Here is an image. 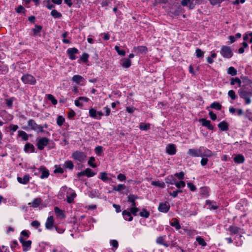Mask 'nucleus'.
Here are the masks:
<instances>
[{
    "instance_id": "1",
    "label": "nucleus",
    "mask_w": 252,
    "mask_h": 252,
    "mask_svg": "<svg viewBox=\"0 0 252 252\" xmlns=\"http://www.w3.org/2000/svg\"><path fill=\"white\" fill-rule=\"evenodd\" d=\"M238 94L240 97L244 99L245 104H249L251 103L252 89H247L245 88H241L238 90Z\"/></svg>"
},
{
    "instance_id": "2",
    "label": "nucleus",
    "mask_w": 252,
    "mask_h": 252,
    "mask_svg": "<svg viewBox=\"0 0 252 252\" xmlns=\"http://www.w3.org/2000/svg\"><path fill=\"white\" fill-rule=\"evenodd\" d=\"M28 125L32 130L41 132L44 131L43 129V127L40 125H37L34 120L30 119L28 122Z\"/></svg>"
},
{
    "instance_id": "3",
    "label": "nucleus",
    "mask_w": 252,
    "mask_h": 252,
    "mask_svg": "<svg viewBox=\"0 0 252 252\" xmlns=\"http://www.w3.org/2000/svg\"><path fill=\"white\" fill-rule=\"evenodd\" d=\"M72 157L75 160H78L80 162H84L86 158V154L83 152L78 151L73 153Z\"/></svg>"
},
{
    "instance_id": "4",
    "label": "nucleus",
    "mask_w": 252,
    "mask_h": 252,
    "mask_svg": "<svg viewBox=\"0 0 252 252\" xmlns=\"http://www.w3.org/2000/svg\"><path fill=\"white\" fill-rule=\"evenodd\" d=\"M220 54L225 58H230L233 56V53L230 47L227 46H222L220 50Z\"/></svg>"
},
{
    "instance_id": "5",
    "label": "nucleus",
    "mask_w": 252,
    "mask_h": 252,
    "mask_svg": "<svg viewBox=\"0 0 252 252\" xmlns=\"http://www.w3.org/2000/svg\"><path fill=\"white\" fill-rule=\"evenodd\" d=\"M21 79L25 84L34 85L36 83V79L33 76L30 74H27L24 75L22 76Z\"/></svg>"
},
{
    "instance_id": "6",
    "label": "nucleus",
    "mask_w": 252,
    "mask_h": 252,
    "mask_svg": "<svg viewBox=\"0 0 252 252\" xmlns=\"http://www.w3.org/2000/svg\"><path fill=\"white\" fill-rule=\"evenodd\" d=\"M49 141V139L46 137H42L39 139L37 143L38 149L40 150H42L44 148V147L48 145Z\"/></svg>"
},
{
    "instance_id": "7",
    "label": "nucleus",
    "mask_w": 252,
    "mask_h": 252,
    "mask_svg": "<svg viewBox=\"0 0 252 252\" xmlns=\"http://www.w3.org/2000/svg\"><path fill=\"white\" fill-rule=\"evenodd\" d=\"M197 0H182L181 4L183 6H187L190 9H193L196 4Z\"/></svg>"
},
{
    "instance_id": "8",
    "label": "nucleus",
    "mask_w": 252,
    "mask_h": 252,
    "mask_svg": "<svg viewBox=\"0 0 252 252\" xmlns=\"http://www.w3.org/2000/svg\"><path fill=\"white\" fill-rule=\"evenodd\" d=\"M242 83L244 84L241 86V88H245L247 89H249L248 87H250V89H252V81L249 79L248 77L244 76L241 77Z\"/></svg>"
},
{
    "instance_id": "9",
    "label": "nucleus",
    "mask_w": 252,
    "mask_h": 252,
    "mask_svg": "<svg viewBox=\"0 0 252 252\" xmlns=\"http://www.w3.org/2000/svg\"><path fill=\"white\" fill-rule=\"evenodd\" d=\"M20 242L22 243L24 251H27L29 250L32 245V241L31 240L25 241L22 237H20L19 238Z\"/></svg>"
},
{
    "instance_id": "10",
    "label": "nucleus",
    "mask_w": 252,
    "mask_h": 252,
    "mask_svg": "<svg viewBox=\"0 0 252 252\" xmlns=\"http://www.w3.org/2000/svg\"><path fill=\"white\" fill-rule=\"evenodd\" d=\"M170 209V205L168 202L160 203L158 209L159 212L163 213L167 212Z\"/></svg>"
},
{
    "instance_id": "11",
    "label": "nucleus",
    "mask_w": 252,
    "mask_h": 252,
    "mask_svg": "<svg viewBox=\"0 0 252 252\" xmlns=\"http://www.w3.org/2000/svg\"><path fill=\"white\" fill-rule=\"evenodd\" d=\"M200 149H201V152H200L201 157H211L213 156V153L211 150L204 148L203 147H200Z\"/></svg>"
},
{
    "instance_id": "12",
    "label": "nucleus",
    "mask_w": 252,
    "mask_h": 252,
    "mask_svg": "<svg viewBox=\"0 0 252 252\" xmlns=\"http://www.w3.org/2000/svg\"><path fill=\"white\" fill-rule=\"evenodd\" d=\"M166 236H161L157 238L156 240V242L157 244L161 245H163L165 247H168L169 246V244L165 240Z\"/></svg>"
},
{
    "instance_id": "13",
    "label": "nucleus",
    "mask_w": 252,
    "mask_h": 252,
    "mask_svg": "<svg viewBox=\"0 0 252 252\" xmlns=\"http://www.w3.org/2000/svg\"><path fill=\"white\" fill-rule=\"evenodd\" d=\"M54 220L53 216L49 217L45 223V227L47 229H52L54 227Z\"/></svg>"
},
{
    "instance_id": "14",
    "label": "nucleus",
    "mask_w": 252,
    "mask_h": 252,
    "mask_svg": "<svg viewBox=\"0 0 252 252\" xmlns=\"http://www.w3.org/2000/svg\"><path fill=\"white\" fill-rule=\"evenodd\" d=\"M200 152L201 149L200 147L199 149H190L188 151V154L193 157H200Z\"/></svg>"
},
{
    "instance_id": "15",
    "label": "nucleus",
    "mask_w": 252,
    "mask_h": 252,
    "mask_svg": "<svg viewBox=\"0 0 252 252\" xmlns=\"http://www.w3.org/2000/svg\"><path fill=\"white\" fill-rule=\"evenodd\" d=\"M166 152L169 155H173L176 154V149L175 145L173 144H168L166 149Z\"/></svg>"
},
{
    "instance_id": "16",
    "label": "nucleus",
    "mask_w": 252,
    "mask_h": 252,
    "mask_svg": "<svg viewBox=\"0 0 252 252\" xmlns=\"http://www.w3.org/2000/svg\"><path fill=\"white\" fill-rule=\"evenodd\" d=\"M78 50L75 48H69L67 50V53L68 55L70 60H73L76 59L75 54L78 52Z\"/></svg>"
},
{
    "instance_id": "17",
    "label": "nucleus",
    "mask_w": 252,
    "mask_h": 252,
    "mask_svg": "<svg viewBox=\"0 0 252 252\" xmlns=\"http://www.w3.org/2000/svg\"><path fill=\"white\" fill-rule=\"evenodd\" d=\"M199 122L201 123L202 125L207 127L210 130H213V126L211 124V121L202 118L199 120Z\"/></svg>"
},
{
    "instance_id": "18",
    "label": "nucleus",
    "mask_w": 252,
    "mask_h": 252,
    "mask_svg": "<svg viewBox=\"0 0 252 252\" xmlns=\"http://www.w3.org/2000/svg\"><path fill=\"white\" fill-rule=\"evenodd\" d=\"M120 64L124 68H128L131 64V61L129 59L124 58L120 60Z\"/></svg>"
},
{
    "instance_id": "19",
    "label": "nucleus",
    "mask_w": 252,
    "mask_h": 252,
    "mask_svg": "<svg viewBox=\"0 0 252 252\" xmlns=\"http://www.w3.org/2000/svg\"><path fill=\"white\" fill-rule=\"evenodd\" d=\"M54 211L57 217L62 219L65 218V215L64 214L63 211L61 210L59 207H55L54 208Z\"/></svg>"
},
{
    "instance_id": "20",
    "label": "nucleus",
    "mask_w": 252,
    "mask_h": 252,
    "mask_svg": "<svg viewBox=\"0 0 252 252\" xmlns=\"http://www.w3.org/2000/svg\"><path fill=\"white\" fill-rule=\"evenodd\" d=\"M30 178L31 177L29 175H25L24 176L23 178L18 177L17 181L21 184H26L29 182Z\"/></svg>"
},
{
    "instance_id": "21",
    "label": "nucleus",
    "mask_w": 252,
    "mask_h": 252,
    "mask_svg": "<svg viewBox=\"0 0 252 252\" xmlns=\"http://www.w3.org/2000/svg\"><path fill=\"white\" fill-rule=\"evenodd\" d=\"M233 160L236 163H242L245 161V158L242 155L238 154L234 158Z\"/></svg>"
},
{
    "instance_id": "22",
    "label": "nucleus",
    "mask_w": 252,
    "mask_h": 252,
    "mask_svg": "<svg viewBox=\"0 0 252 252\" xmlns=\"http://www.w3.org/2000/svg\"><path fill=\"white\" fill-rule=\"evenodd\" d=\"M218 126L221 131H226L228 129V124L225 121L220 123Z\"/></svg>"
},
{
    "instance_id": "23",
    "label": "nucleus",
    "mask_w": 252,
    "mask_h": 252,
    "mask_svg": "<svg viewBox=\"0 0 252 252\" xmlns=\"http://www.w3.org/2000/svg\"><path fill=\"white\" fill-rule=\"evenodd\" d=\"M122 215L124 216L125 220H126L131 221L133 219V218L131 216V214L129 211L124 210L123 211Z\"/></svg>"
},
{
    "instance_id": "24",
    "label": "nucleus",
    "mask_w": 252,
    "mask_h": 252,
    "mask_svg": "<svg viewBox=\"0 0 252 252\" xmlns=\"http://www.w3.org/2000/svg\"><path fill=\"white\" fill-rule=\"evenodd\" d=\"M134 50L139 53L146 54L147 52V48L144 46H141L135 47Z\"/></svg>"
},
{
    "instance_id": "25",
    "label": "nucleus",
    "mask_w": 252,
    "mask_h": 252,
    "mask_svg": "<svg viewBox=\"0 0 252 252\" xmlns=\"http://www.w3.org/2000/svg\"><path fill=\"white\" fill-rule=\"evenodd\" d=\"M42 202V200L40 198H35L32 202L29 203V205H31V206L33 208H36L39 206Z\"/></svg>"
},
{
    "instance_id": "26",
    "label": "nucleus",
    "mask_w": 252,
    "mask_h": 252,
    "mask_svg": "<svg viewBox=\"0 0 252 252\" xmlns=\"http://www.w3.org/2000/svg\"><path fill=\"white\" fill-rule=\"evenodd\" d=\"M128 201L131 203V206L132 207H135L136 206V203L135 202V200L137 198V197L133 194H130L128 196Z\"/></svg>"
},
{
    "instance_id": "27",
    "label": "nucleus",
    "mask_w": 252,
    "mask_h": 252,
    "mask_svg": "<svg viewBox=\"0 0 252 252\" xmlns=\"http://www.w3.org/2000/svg\"><path fill=\"white\" fill-rule=\"evenodd\" d=\"M166 183L171 185H175L176 179L172 175L167 177L165 179Z\"/></svg>"
},
{
    "instance_id": "28",
    "label": "nucleus",
    "mask_w": 252,
    "mask_h": 252,
    "mask_svg": "<svg viewBox=\"0 0 252 252\" xmlns=\"http://www.w3.org/2000/svg\"><path fill=\"white\" fill-rule=\"evenodd\" d=\"M228 230L230 232L231 234H236L239 232L240 228L235 226H230Z\"/></svg>"
},
{
    "instance_id": "29",
    "label": "nucleus",
    "mask_w": 252,
    "mask_h": 252,
    "mask_svg": "<svg viewBox=\"0 0 252 252\" xmlns=\"http://www.w3.org/2000/svg\"><path fill=\"white\" fill-rule=\"evenodd\" d=\"M235 83H237L239 87H241L242 86V80L239 79L238 77L236 78H232L231 79L230 84L231 85H234Z\"/></svg>"
},
{
    "instance_id": "30",
    "label": "nucleus",
    "mask_w": 252,
    "mask_h": 252,
    "mask_svg": "<svg viewBox=\"0 0 252 252\" xmlns=\"http://www.w3.org/2000/svg\"><path fill=\"white\" fill-rule=\"evenodd\" d=\"M40 169L42 170V174L40 176V178L41 179L47 178L49 175V171L44 167H41L40 168Z\"/></svg>"
},
{
    "instance_id": "31",
    "label": "nucleus",
    "mask_w": 252,
    "mask_h": 252,
    "mask_svg": "<svg viewBox=\"0 0 252 252\" xmlns=\"http://www.w3.org/2000/svg\"><path fill=\"white\" fill-rule=\"evenodd\" d=\"M171 225L174 226L176 229L178 230L181 228V226L179 224V221L176 218H173L172 219V221L171 222Z\"/></svg>"
},
{
    "instance_id": "32",
    "label": "nucleus",
    "mask_w": 252,
    "mask_h": 252,
    "mask_svg": "<svg viewBox=\"0 0 252 252\" xmlns=\"http://www.w3.org/2000/svg\"><path fill=\"white\" fill-rule=\"evenodd\" d=\"M210 107L212 109H215L218 110H220L221 109V104L220 103L217 102H214L212 103L210 105Z\"/></svg>"
},
{
    "instance_id": "33",
    "label": "nucleus",
    "mask_w": 252,
    "mask_h": 252,
    "mask_svg": "<svg viewBox=\"0 0 252 252\" xmlns=\"http://www.w3.org/2000/svg\"><path fill=\"white\" fill-rule=\"evenodd\" d=\"M83 80V78L81 76L79 75H75L73 76L72 79V80L73 82L77 84H79Z\"/></svg>"
},
{
    "instance_id": "34",
    "label": "nucleus",
    "mask_w": 252,
    "mask_h": 252,
    "mask_svg": "<svg viewBox=\"0 0 252 252\" xmlns=\"http://www.w3.org/2000/svg\"><path fill=\"white\" fill-rule=\"evenodd\" d=\"M51 15L55 18H60L62 16V14L56 10H52Z\"/></svg>"
},
{
    "instance_id": "35",
    "label": "nucleus",
    "mask_w": 252,
    "mask_h": 252,
    "mask_svg": "<svg viewBox=\"0 0 252 252\" xmlns=\"http://www.w3.org/2000/svg\"><path fill=\"white\" fill-rule=\"evenodd\" d=\"M63 166L66 168L72 169L74 167V164L72 161L67 160L64 162Z\"/></svg>"
},
{
    "instance_id": "36",
    "label": "nucleus",
    "mask_w": 252,
    "mask_h": 252,
    "mask_svg": "<svg viewBox=\"0 0 252 252\" xmlns=\"http://www.w3.org/2000/svg\"><path fill=\"white\" fill-rule=\"evenodd\" d=\"M227 73L232 76H235L237 75V71L234 67L231 66L228 68Z\"/></svg>"
},
{
    "instance_id": "37",
    "label": "nucleus",
    "mask_w": 252,
    "mask_h": 252,
    "mask_svg": "<svg viewBox=\"0 0 252 252\" xmlns=\"http://www.w3.org/2000/svg\"><path fill=\"white\" fill-rule=\"evenodd\" d=\"M151 184L153 186L158 187L161 188L165 187V184L164 182H160L159 181H152Z\"/></svg>"
},
{
    "instance_id": "38",
    "label": "nucleus",
    "mask_w": 252,
    "mask_h": 252,
    "mask_svg": "<svg viewBox=\"0 0 252 252\" xmlns=\"http://www.w3.org/2000/svg\"><path fill=\"white\" fill-rule=\"evenodd\" d=\"M25 150L26 152H29L31 151V152H34V147L33 145L31 144H26L25 146Z\"/></svg>"
},
{
    "instance_id": "39",
    "label": "nucleus",
    "mask_w": 252,
    "mask_h": 252,
    "mask_svg": "<svg viewBox=\"0 0 252 252\" xmlns=\"http://www.w3.org/2000/svg\"><path fill=\"white\" fill-rule=\"evenodd\" d=\"M139 215L141 217L148 218L150 216V213L146 209H143L141 212H140Z\"/></svg>"
},
{
    "instance_id": "40",
    "label": "nucleus",
    "mask_w": 252,
    "mask_h": 252,
    "mask_svg": "<svg viewBox=\"0 0 252 252\" xmlns=\"http://www.w3.org/2000/svg\"><path fill=\"white\" fill-rule=\"evenodd\" d=\"M89 115L92 118H96L97 111L94 108H92L89 110Z\"/></svg>"
},
{
    "instance_id": "41",
    "label": "nucleus",
    "mask_w": 252,
    "mask_h": 252,
    "mask_svg": "<svg viewBox=\"0 0 252 252\" xmlns=\"http://www.w3.org/2000/svg\"><path fill=\"white\" fill-rule=\"evenodd\" d=\"M126 189V186L124 185L119 184L117 186L113 187V190L117 191H121L122 190Z\"/></svg>"
},
{
    "instance_id": "42",
    "label": "nucleus",
    "mask_w": 252,
    "mask_h": 252,
    "mask_svg": "<svg viewBox=\"0 0 252 252\" xmlns=\"http://www.w3.org/2000/svg\"><path fill=\"white\" fill-rule=\"evenodd\" d=\"M18 133L19 136L21 137L23 140H27L28 139V135L26 132L24 131H19Z\"/></svg>"
},
{
    "instance_id": "43",
    "label": "nucleus",
    "mask_w": 252,
    "mask_h": 252,
    "mask_svg": "<svg viewBox=\"0 0 252 252\" xmlns=\"http://www.w3.org/2000/svg\"><path fill=\"white\" fill-rule=\"evenodd\" d=\"M196 240L200 245H201L203 247L206 246L207 244L202 238L200 237H198L196 238Z\"/></svg>"
},
{
    "instance_id": "44",
    "label": "nucleus",
    "mask_w": 252,
    "mask_h": 252,
    "mask_svg": "<svg viewBox=\"0 0 252 252\" xmlns=\"http://www.w3.org/2000/svg\"><path fill=\"white\" fill-rule=\"evenodd\" d=\"M85 173L86 174V175L88 177H91L94 176L95 175V173L92 171V169H91L90 168H87L85 170Z\"/></svg>"
},
{
    "instance_id": "45",
    "label": "nucleus",
    "mask_w": 252,
    "mask_h": 252,
    "mask_svg": "<svg viewBox=\"0 0 252 252\" xmlns=\"http://www.w3.org/2000/svg\"><path fill=\"white\" fill-rule=\"evenodd\" d=\"M64 121V119L62 116H59L57 120V123L59 126H61L63 125Z\"/></svg>"
},
{
    "instance_id": "46",
    "label": "nucleus",
    "mask_w": 252,
    "mask_h": 252,
    "mask_svg": "<svg viewBox=\"0 0 252 252\" xmlns=\"http://www.w3.org/2000/svg\"><path fill=\"white\" fill-rule=\"evenodd\" d=\"M100 178L104 182L110 180V179L108 177L107 174L106 172L100 173Z\"/></svg>"
},
{
    "instance_id": "47",
    "label": "nucleus",
    "mask_w": 252,
    "mask_h": 252,
    "mask_svg": "<svg viewBox=\"0 0 252 252\" xmlns=\"http://www.w3.org/2000/svg\"><path fill=\"white\" fill-rule=\"evenodd\" d=\"M228 95L232 100H235L237 97L235 92L233 90L229 91L228 92Z\"/></svg>"
},
{
    "instance_id": "48",
    "label": "nucleus",
    "mask_w": 252,
    "mask_h": 252,
    "mask_svg": "<svg viewBox=\"0 0 252 252\" xmlns=\"http://www.w3.org/2000/svg\"><path fill=\"white\" fill-rule=\"evenodd\" d=\"M139 128L141 130H147L150 128V125L141 123L139 126Z\"/></svg>"
},
{
    "instance_id": "49",
    "label": "nucleus",
    "mask_w": 252,
    "mask_h": 252,
    "mask_svg": "<svg viewBox=\"0 0 252 252\" xmlns=\"http://www.w3.org/2000/svg\"><path fill=\"white\" fill-rule=\"evenodd\" d=\"M76 196V194L75 193H73L71 194L69 196H67V201L69 203H71L73 201L74 198Z\"/></svg>"
},
{
    "instance_id": "50",
    "label": "nucleus",
    "mask_w": 252,
    "mask_h": 252,
    "mask_svg": "<svg viewBox=\"0 0 252 252\" xmlns=\"http://www.w3.org/2000/svg\"><path fill=\"white\" fill-rule=\"evenodd\" d=\"M47 98L49 100L51 101L53 104L55 105L57 104V100L54 98L53 95L51 94H48Z\"/></svg>"
},
{
    "instance_id": "51",
    "label": "nucleus",
    "mask_w": 252,
    "mask_h": 252,
    "mask_svg": "<svg viewBox=\"0 0 252 252\" xmlns=\"http://www.w3.org/2000/svg\"><path fill=\"white\" fill-rule=\"evenodd\" d=\"M95 161V158L93 157H91L89 161L88 164L92 167L94 168L96 166V165L95 163H94V162Z\"/></svg>"
},
{
    "instance_id": "52",
    "label": "nucleus",
    "mask_w": 252,
    "mask_h": 252,
    "mask_svg": "<svg viewBox=\"0 0 252 252\" xmlns=\"http://www.w3.org/2000/svg\"><path fill=\"white\" fill-rule=\"evenodd\" d=\"M42 30L41 26L36 25L34 29H32L34 35H36L37 33L40 32Z\"/></svg>"
},
{
    "instance_id": "53",
    "label": "nucleus",
    "mask_w": 252,
    "mask_h": 252,
    "mask_svg": "<svg viewBox=\"0 0 252 252\" xmlns=\"http://www.w3.org/2000/svg\"><path fill=\"white\" fill-rule=\"evenodd\" d=\"M175 185L177 188L180 189L184 187L186 184L184 181H181L179 182H175Z\"/></svg>"
},
{
    "instance_id": "54",
    "label": "nucleus",
    "mask_w": 252,
    "mask_h": 252,
    "mask_svg": "<svg viewBox=\"0 0 252 252\" xmlns=\"http://www.w3.org/2000/svg\"><path fill=\"white\" fill-rule=\"evenodd\" d=\"M196 57L197 58L203 57L204 56V52L201 49L197 48L195 51Z\"/></svg>"
},
{
    "instance_id": "55",
    "label": "nucleus",
    "mask_w": 252,
    "mask_h": 252,
    "mask_svg": "<svg viewBox=\"0 0 252 252\" xmlns=\"http://www.w3.org/2000/svg\"><path fill=\"white\" fill-rule=\"evenodd\" d=\"M139 211V209L136 207H132L130 209V212L134 216L137 215V213Z\"/></svg>"
},
{
    "instance_id": "56",
    "label": "nucleus",
    "mask_w": 252,
    "mask_h": 252,
    "mask_svg": "<svg viewBox=\"0 0 252 252\" xmlns=\"http://www.w3.org/2000/svg\"><path fill=\"white\" fill-rule=\"evenodd\" d=\"M94 150L95 153L97 155L100 156L102 153V147L101 146H98L95 148Z\"/></svg>"
},
{
    "instance_id": "57",
    "label": "nucleus",
    "mask_w": 252,
    "mask_h": 252,
    "mask_svg": "<svg viewBox=\"0 0 252 252\" xmlns=\"http://www.w3.org/2000/svg\"><path fill=\"white\" fill-rule=\"evenodd\" d=\"M89 55L87 53H83L81 57V60L84 63H86L88 61Z\"/></svg>"
},
{
    "instance_id": "58",
    "label": "nucleus",
    "mask_w": 252,
    "mask_h": 252,
    "mask_svg": "<svg viewBox=\"0 0 252 252\" xmlns=\"http://www.w3.org/2000/svg\"><path fill=\"white\" fill-rule=\"evenodd\" d=\"M176 177H177L179 179L182 180L184 179V173L182 171L179 173H176L174 175Z\"/></svg>"
},
{
    "instance_id": "59",
    "label": "nucleus",
    "mask_w": 252,
    "mask_h": 252,
    "mask_svg": "<svg viewBox=\"0 0 252 252\" xmlns=\"http://www.w3.org/2000/svg\"><path fill=\"white\" fill-rule=\"evenodd\" d=\"M187 186L192 191H195L196 190L195 186L191 183H188L187 184Z\"/></svg>"
},
{
    "instance_id": "60",
    "label": "nucleus",
    "mask_w": 252,
    "mask_h": 252,
    "mask_svg": "<svg viewBox=\"0 0 252 252\" xmlns=\"http://www.w3.org/2000/svg\"><path fill=\"white\" fill-rule=\"evenodd\" d=\"M202 159L200 161V163L202 166H205L207 164L208 161V159L207 158H205V157H202Z\"/></svg>"
},
{
    "instance_id": "61",
    "label": "nucleus",
    "mask_w": 252,
    "mask_h": 252,
    "mask_svg": "<svg viewBox=\"0 0 252 252\" xmlns=\"http://www.w3.org/2000/svg\"><path fill=\"white\" fill-rule=\"evenodd\" d=\"M13 103V98L6 99V104L8 107H11Z\"/></svg>"
},
{
    "instance_id": "62",
    "label": "nucleus",
    "mask_w": 252,
    "mask_h": 252,
    "mask_svg": "<svg viewBox=\"0 0 252 252\" xmlns=\"http://www.w3.org/2000/svg\"><path fill=\"white\" fill-rule=\"evenodd\" d=\"M31 225L34 227L38 228L40 226V224L38 221L34 220L32 222Z\"/></svg>"
},
{
    "instance_id": "63",
    "label": "nucleus",
    "mask_w": 252,
    "mask_h": 252,
    "mask_svg": "<svg viewBox=\"0 0 252 252\" xmlns=\"http://www.w3.org/2000/svg\"><path fill=\"white\" fill-rule=\"evenodd\" d=\"M209 116L210 118L213 120L215 121L217 119V116L215 114L213 113V111H210L209 113Z\"/></svg>"
},
{
    "instance_id": "64",
    "label": "nucleus",
    "mask_w": 252,
    "mask_h": 252,
    "mask_svg": "<svg viewBox=\"0 0 252 252\" xmlns=\"http://www.w3.org/2000/svg\"><path fill=\"white\" fill-rule=\"evenodd\" d=\"M117 179L120 181H123L126 180V177L124 174H119L117 176Z\"/></svg>"
}]
</instances>
